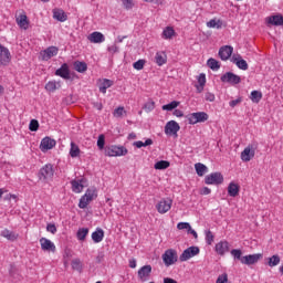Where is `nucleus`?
Segmentation results:
<instances>
[{"mask_svg":"<svg viewBox=\"0 0 283 283\" xmlns=\"http://www.w3.org/2000/svg\"><path fill=\"white\" fill-rule=\"evenodd\" d=\"M227 282H229V275H227V273L219 275L216 281V283H227Z\"/></svg>","mask_w":283,"mask_h":283,"instance_id":"55","label":"nucleus"},{"mask_svg":"<svg viewBox=\"0 0 283 283\" xmlns=\"http://www.w3.org/2000/svg\"><path fill=\"white\" fill-rule=\"evenodd\" d=\"M172 114L174 116H177V118H182V116H185V113H182V111L176 108Z\"/></svg>","mask_w":283,"mask_h":283,"instance_id":"63","label":"nucleus"},{"mask_svg":"<svg viewBox=\"0 0 283 283\" xmlns=\"http://www.w3.org/2000/svg\"><path fill=\"white\" fill-rule=\"evenodd\" d=\"M56 54H59V48L56 46H49L44 51L40 52L42 61H50V59H52V56H56Z\"/></svg>","mask_w":283,"mask_h":283,"instance_id":"14","label":"nucleus"},{"mask_svg":"<svg viewBox=\"0 0 283 283\" xmlns=\"http://www.w3.org/2000/svg\"><path fill=\"white\" fill-rule=\"evenodd\" d=\"M230 253L234 260H239V262H241V264H242V258H244V256H242V250L233 249L230 251Z\"/></svg>","mask_w":283,"mask_h":283,"instance_id":"42","label":"nucleus"},{"mask_svg":"<svg viewBox=\"0 0 283 283\" xmlns=\"http://www.w3.org/2000/svg\"><path fill=\"white\" fill-rule=\"evenodd\" d=\"M250 101H252V103H260L262 101V92L252 91L250 94Z\"/></svg>","mask_w":283,"mask_h":283,"instance_id":"39","label":"nucleus"},{"mask_svg":"<svg viewBox=\"0 0 283 283\" xmlns=\"http://www.w3.org/2000/svg\"><path fill=\"white\" fill-rule=\"evenodd\" d=\"M145 60H138L133 64L134 70H143L145 67Z\"/></svg>","mask_w":283,"mask_h":283,"instance_id":"52","label":"nucleus"},{"mask_svg":"<svg viewBox=\"0 0 283 283\" xmlns=\"http://www.w3.org/2000/svg\"><path fill=\"white\" fill-rule=\"evenodd\" d=\"M134 147H137V149H140L142 147H149V145H154V140L151 138L146 139L145 142H134Z\"/></svg>","mask_w":283,"mask_h":283,"instance_id":"38","label":"nucleus"},{"mask_svg":"<svg viewBox=\"0 0 283 283\" xmlns=\"http://www.w3.org/2000/svg\"><path fill=\"white\" fill-rule=\"evenodd\" d=\"M201 196H209V193H211V189L209 187H203L200 190Z\"/></svg>","mask_w":283,"mask_h":283,"instance_id":"61","label":"nucleus"},{"mask_svg":"<svg viewBox=\"0 0 283 283\" xmlns=\"http://www.w3.org/2000/svg\"><path fill=\"white\" fill-rule=\"evenodd\" d=\"M262 256H263L262 253L244 255L242 258V264H245L247 266L258 264V262L262 260Z\"/></svg>","mask_w":283,"mask_h":283,"instance_id":"13","label":"nucleus"},{"mask_svg":"<svg viewBox=\"0 0 283 283\" xmlns=\"http://www.w3.org/2000/svg\"><path fill=\"white\" fill-rule=\"evenodd\" d=\"M56 147V140H54L52 137H44L41 140L40 149L41 151H49V149H54Z\"/></svg>","mask_w":283,"mask_h":283,"instance_id":"15","label":"nucleus"},{"mask_svg":"<svg viewBox=\"0 0 283 283\" xmlns=\"http://www.w3.org/2000/svg\"><path fill=\"white\" fill-rule=\"evenodd\" d=\"M143 109H145V112L147 113L154 112V109H156V102L149 99L148 102L145 103Z\"/></svg>","mask_w":283,"mask_h":283,"instance_id":"43","label":"nucleus"},{"mask_svg":"<svg viewBox=\"0 0 283 283\" xmlns=\"http://www.w3.org/2000/svg\"><path fill=\"white\" fill-rule=\"evenodd\" d=\"M218 255H224V253H229V243L228 241H220L214 247Z\"/></svg>","mask_w":283,"mask_h":283,"instance_id":"21","label":"nucleus"},{"mask_svg":"<svg viewBox=\"0 0 283 283\" xmlns=\"http://www.w3.org/2000/svg\"><path fill=\"white\" fill-rule=\"evenodd\" d=\"M72 269H74V271H81V269H83V264L81 263V259H74L71 263Z\"/></svg>","mask_w":283,"mask_h":283,"instance_id":"47","label":"nucleus"},{"mask_svg":"<svg viewBox=\"0 0 283 283\" xmlns=\"http://www.w3.org/2000/svg\"><path fill=\"white\" fill-rule=\"evenodd\" d=\"M40 244L42 251H51V253L56 252V245H54V242L50 241V239L41 238L40 239Z\"/></svg>","mask_w":283,"mask_h":283,"instance_id":"18","label":"nucleus"},{"mask_svg":"<svg viewBox=\"0 0 283 283\" xmlns=\"http://www.w3.org/2000/svg\"><path fill=\"white\" fill-rule=\"evenodd\" d=\"M196 255H200V248L191 245L188 249L184 250V252L179 256V260L181 262H187L188 260H191V258H196Z\"/></svg>","mask_w":283,"mask_h":283,"instance_id":"5","label":"nucleus"},{"mask_svg":"<svg viewBox=\"0 0 283 283\" xmlns=\"http://www.w3.org/2000/svg\"><path fill=\"white\" fill-rule=\"evenodd\" d=\"M214 238L216 237L213 235V232H211V230L206 231V242H207V244H209V245L213 244Z\"/></svg>","mask_w":283,"mask_h":283,"instance_id":"48","label":"nucleus"},{"mask_svg":"<svg viewBox=\"0 0 283 283\" xmlns=\"http://www.w3.org/2000/svg\"><path fill=\"white\" fill-rule=\"evenodd\" d=\"M97 147L99 150L105 149V135H99L97 138Z\"/></svg>","mask_w":283,"mask_h":283,"instance_id":"51","label":"nucleus"},{"mask_svg":"<svg viewBox=\"0 0 283 283\" xmlns=\"http://www.w3.org/2000/svg\"><path fill=\"white\" fill-rule=\"evenodd\" d=\"M205 99L208 101L209 103H213L216 101V95L213 93H206Z\"/></svg>","mask_w":283,"mask_h":283,"instance_id":"57","label":"nucleus"},{"mask_svg":"<svg viewBox=\"0 0 283 283\" xmlns=\"http://www.w3.org/2000/svg\"><path fill=\"white\" fill-rule=\"evenodd\" d=\"M87 233H90V229H87V228H80L77 230V233H76L77 240L83 242L85 240V238H87Z\"/></svg>","mask_w":283,"mask_h":283,"instance_id":"37","label":"nucleus"},{"mask_svg":"<svg viewBox=\"0 0 283 283\" xmlns=\"http://www.w3.org/2000/svg\"><path fill=\"white\" fill-rule=\"evenodd\" d=\"M164 283H178V281L171 279V277H165Z\"/></svg>","mask_w":283,"mask_h":283,"instance_id":"64","label":"nucleus"},{"mask_svg":"<svg viewBox=\"0 0 283 283\" xmlns=\"http://www.w3.org/2000/svg\"><path fill=\"white\" fill-rule=\"evenodd\" d=\"M175 35H176V31L171 27H167L163 31V39H174Z\"/></svg>","mask_w":283,"mask_h":283,"instance_id":"40","label":"nucleus"},{"mask_svg":"<svg viewBox=\"0 0 283 283\" xmlns=\"http://www.w3.org/2000/svg\"><path fill=\"white\" fill-rule=\"evenodd\" d=\"M91 43H105V35L98 31H95L88 35Z\"/></svg>","mask_w":283,"mask_h":283,"instance_id":"22","label":"nucleus"},{"mask_svg":"<svg viewBox=\"0 0 283 283\" xmlns=\"http://www.w3.org/2000/svg\"><path fill=\"white\" fill-rule=\"evenodd\" d=\"M179 132H180V124H178V122L176 120L167 122L165 126L166 136H178Z\"/></svg>","mask_w":283,"mask_h":283,"instance_id":"9","label":"nucleus"},{"mask_svg":"<svg viewBox=\"0 0 283 283\" xmlns=\"http://www.w3.org/2000/svg\"><path fill=\"white\" fill-rule=\"evenodd\" d=\"M123 114H126L125 107L123 106L115 108V111L113 112V116H115L116 118H120Z\"/></svg>","mask_w":283,"mask_h":283,"instance_id":"49","label":"nucleus"},{"mask_svg":"<svg viewBox=\"0 0 283 283\" xmlns=\"http://www.w3.org/2000/svg\"><path fill=\"white\" fill-rule=\"evenodd\" d=\"M270 25H283V15L276 14L268 18Z\"/></svg>","mask_w":283,"mask_h":283,"instance_id":"29","label":"nucleus"},{"mask_svg":"<svg viewBox=\"0 0 283 283\" xmlns=\"http://www.w3.org/2000/svg\"><path fill=\"white\" fill-rule=\"evenodd\" d=\"M53 19L56 21H60L61 23H65V20L67 19V14L63 9H54L53 10Z\"/></svg>","mask_w":283,"mask_h":283,"instance_id":"27","label":"nucleus"},{"mask_svg":"<svg viewBox=\"0 0 283 283\" xmlns=\"http://www.w3.org/2000/svg\"><path fill=\"white\" fill-rule=\"evenodd\" d=\"M255 157V150L251 149L250 147L244 148V150L241 153V160L243 163H249L251 158Z\"/></svg>","mask_w":283,"mask_h":283,"instance_id":"25","label":"nucleus"},{"mask_svg":"<svg viewBox=\"0 0 283 283\" xmlns=\"http://www.w3.org/2000/svg\"><path fill=\"white\" fill-rule=\"evenodd\" d=\"M70 156L71 158H78L81 156V148L74 142H71Z\"/></svg>","mask_w":283,"mask_h":283,"instance_id":"32","label":"nucleus"},{"mask_svg":"<svg viewBox=\"0 0 283 283\" xmlns=\"http://www.w3.org/2000/svg\"><path fill=\"white\" fill-rule=\"evenodd\" d=\"M39 180H43L44 182H50L52 178H54V165L46 164L44 165L38 174Z\"/></svg>","mask_w":283,"mask_h":283,"instance_id":"3","label":"nucleus"},{"mask_svg":"<svg viewBox=\"0 0 283 283\" xmlns=\"http://www.w3.org/2000/svg\"><path fill=\"white\" fill-rule=\"evenodd\" d=\"M125 10H132L134 8V0H122Z\"/></svg>","mask_w":283,"mask_h":283,"instance_id":"54","label":"nucleus"},{"mask_svg":"<svg viewBox=\"0 0 283 283\" xmlns=\"http://www.w3.org/2000/svg\"><path fill=\"white\" fill-rule=\"evenodd\" d=\"M29 129H30V132H39V120L31 119V122L29 124Z\"/></svg>","mask_w":283,"mask_h":283,"instance_id":"50","label":"nucleus"},{"mask_svg":"<svg viewBox=\"0 0 283 283\" xmlns=\"http://www.w3.org/2000/svg\"><path fill=\"white\" fill-rule=\"evenodd\" d=\"M155 63H157L159 67L165 65V63H167V53L157 52L155 55Z\"/></svg>","mask_w":283,"mask_h":283,"instance_id":"30","label":"nucleus"},{"mask_svg":"<svg viewBox=\"0 0 283 283\" xmlns=\"http://www.w3.org/2000/svg\"><path fill=\"white\" fill-rule=\"evenodd\" d=\"M195 169L197 171V175L202 177L207 174V171H209V168L205 165V164H201V163H197L195 165Z\"/></svg>","mask_w":283,"mask_h":283,"instance_id":"33","label":"nucleus"},{"mask_svg":"<svg viewBox=\"0 0 283 283\" xmlns=\"http://www.w3.org/2000/svg\"><path fill=\"white\" fill-rule=\"evenodd\" d=\"M12 198L17 199V195L6 192L4 197H2L3 200H12Z\"/></svg>","mask_w":283,"mask_h":283,"instance_id":"62","label":"nucleus"},{"mask_svg":"<svg viewBox=\"0 0 283 283\" xmlns=\"http://www.w3.org/2000/svg\"><path fill=\"white\" fill-rule=\"evenodd\" d=\"M73 67L80 74H83V73L87 72V63H85V62L75 61L73 63Z\"/></svg>","mask_w":283,"mask_h":283,"instance_id":"31","label":"nucleus"},{"mask_svg":"<svg viewBox=\"0 0 283 283\" xmlns=\"http://www.w3.org/2000/svg\"><path fill=\"white\" fill-rule=\"evenodd\" d=\"M46 231H49V233H56V224H54V223H49L48 226H46Z\"/></svg>","mask_w":283,"mask_h":283,"instance_id":"58","label":"nucleus"},{"mask_svg":"<svg viewBox=\"0 0 283 283\" xmlns=\"http://www.w3.org/2000/svg\"><path fill=\"white\" fill-rule=\"evenodd\" d=\"M57 83L56 81H50L45 84V91L46 92H56L57 90Z\"/></svg>","mask_w":283,"mask_h":283,"instance_id":"46","label":"nucleus"},{"mask_svg":"<svg viewBox=\"0 0 283 283\" xmlns=\"http://www.w3.org/2000/svg\"><path fill=\"white\" fill-rule=\"evenodd\" d=\"M161 258L165 266H171L178 262V251L175 249H168L165 251Z\"/></svg>","mask_w":283,"mask_h":283,"instance_id":"4","label":"nucleus"},{"mask_svg":"<svg viewBox=\"0 0 283 283\" xmlns=\"http://www.w3.org/2000/svg\"><path fill=\"white\" fill-rule=\"evenodd\" d=\"M98 198V195L96 193V188L92 187L88 188L85 193L81 197L78 202L80 209H87V205L92 202V200H96Z\"/></svg>","mask_w":283,"mask_h":283,"instance_id":"1","label":"nucleus"},{"mask_svg":"<svg viewBox=\"0 0 283 283\" xmlns=\"http://www.w3.org/2000/svg\"><path fill=\"white\" fill-rule=\"evenodd\" d=\"M240 103H242V97L230 101L229 105H230V107H237L238 105H240Z\"/></svg>","mask_w":283,"mask_h":283,"instance_id":"59","label":"nucleus"},{"mask_svg":"<svg viewBox=\"0 0 283 283\" xmlns=\"http://www.w3.org/2000/svg\"><path fill=\"white\" fill-rule=\"evenodd\" d=\"M207 28H216V30L222 29V21L212 19L207 22Z\"/></svg>","mask_w":283,"mask_h":283,"instance_id":"41","label":"nucleus"},{"mask_svg":"<svg viewBox=\"0 0 283 283\" xmlns=\"http://www.w3.org/2000/svg\"><path fill=\"white\" fill-rule=\"evenodd\" d=\"M228 196L231 198L240 196V186L235 182H230L228 186Z\"/></svg>","mask_w":283,"mask_h":283,"instance_id":"26","label":"nucleus"},{"mask_svg":"<svg viewBox=\"0 0 283 283\" xmlns=\"http://www.w3.org/2000/svg\"><path fill=\"white\" fill-rule=\"evenodd\" d=\"M139 282H149L151 277V265H144L137 272Z\"/></svg>","mask_w":283,"mask_h":283,"instance_id":"11","label":"nucleus"},{"mask_svg":"<svg viewBox=\"0 0 283 283\" xmlns=\"http://www.w3.org/2000/svg\"><path fill=\"white\" fill-rule=\"evenodd\" d=\"M83 182H85V179H78V180H72L71 185H72V191L74 193H81L83 191V189H85V186L83 185Z\"/></svg>","mask_w":283,"mask_h":283,"instance_id":"24","label":"nucleus"},{"mask_svg":"<svg viewBox=\"0 0 283 283\" xmlns=\"http://www.w3.org/2000/svg\"><path fill=\"white\" fill-rule=\"evenodd\" d=\"M224 182V176L220 171L212 172L205 177L206 185H222Z\"/></svg>","mask_w":283,"mask_h":283,"instance_id":"6","label":"nucleus"},{"mask_svg":"<svg viewBox=\"0 0 283 283\" xmlns=\"http://www.w3.org/2000/svg\"><path fill=\"white\" fill-rule=\"evenodd\" d=\"M174 205V200L171 198H163L156 205V209L158 213H167V211L171 210V206Z\"/></svg>","mask_w":283,"mask_h":283,"instance_id":"8","label":"nucleus"},{"mask_svg":"<svg viewBox=\"0 0 283 283\" xmlns=\"http://www.w3.org/2000/svg\"><path fill=\"white\" fill-rule=\"evenodd\" d=\"M103 238H105V231H103L101 228H97L96 231L92 233V240L95 242V244L103 242Z\"/></svg>","mask_w":283,"mask_h":283,"instance_id":"28","label":"nucleus"},{"mask_svg":"<svg viewBox=\"0 0 283 283\" xmlns=\"http://www.w3.org/2000/svg\"><path fill=\"white\" fill-rule=\"evenodd\" d=\"M114 85V81L108 78L99 80L98 90L102 94H107V90Z\"/></svg>","mask_w":283,"mask_h":283,"instance_id":"20","label":"nucleus"},{"mask_svg":"<svg viewBox=\"0 0 283 283\" xmlns=\"http://www.w3.org/2000/svg\"><path fill=\"white\" fill-rule=\"evenodd\" d=\"M2 238H6L7 240H10L11 242H14V240H17V238H19V235H17L14 232L4 229L1 232Z\"/></svg>","mask_w":283,"mask_h":283,"instance_id":"35","label":"nucleus"},{"mask_svg":"<svg viewBox=\"0 0 283 283\" xmlns=\"http://www.w3.org/2000/svg\"><path fill=\"white\" fill-rule=\"evenodd\" d=\"M55 76H60L61 78H64V81H70V65L63 63L61 67L55 71Z\"/></svg>","mask_w":283,"mask_h":283,"instance_id":"17","label":"nucleus"},{"mask_svg":"<svg viewBox=\"0 0 283 283\" xmlns=\"http://www.w3.org/2000/svg\"><path fill=\"white\" fill-rule=\"evenodd\" d=\"M15 21L19 28H22L23 30H28V25H30V21H28V15L25 14V11H22L21 14L17 15Z\"/></svg>","mask_w":283,"mask_h":283,"instance_id":"19","label":"nucleus"},{"mask_svg":"<svg viewBox=\"0 0 283 283\" xmlns=\"http://www.w3.org/2000/svg\"><path fill=\"white\" fill-rule=\"evenodd\" d=\"M10 61H12V55L10 54V50L8 48L0 44V65H9Z\"/></svg>","mask_w":283,"mask_h":283,"instance_id":"12","label":"nucleus"},{"mask_svg":"<svg viewBox=\"0 0 283 283\" xmlns=\"http://www.w3.org/2000/svg\"><path fill=\"white\" fill-rule=\"evenodd\" d=\"M169 161L167 160H159L155 164V169H159V170H163V169H169Z\"/></svg>","mask_w":283,"mask_h":283,"instance_id":"44","label":"nucleus"},{"mask_svg":"<svg viewBox=\"0 0 283 283\" xmlns=\"http://www.w3.org/2000/svg\"><path fill=\"white\" fill-rule=\"evenodd\" d=\"M209 120V115L205 112H197L188 115L189 125H196L198 123H205Z\"/></svg>","mask_w":283,"mask_h":283,"instance_id":"7","label":"nucleus"},{"mask_svg":"<svg viewBox=\"0 0 283 283\" xmlns=\"http://www.w3.org/2000/svg\"><path fill=\"white\" fill-rule=\"evenodd\" d=\"M178 105H180V102L178 101H172L169 104L163 105L161 109L164 112H174V109H176V107H178Z\"/></svg>","mask_w":283,"mask_h":283,"instance_id":"36","label":"nucleus"},{"mask_svg":"<svg viewBox=\"0 0 283 283\" xmlns=\"http://www.w3.org/2000/svg\"><path fill=\"white\" fill-rule=\"evenodd\" d=\"M128 151L129 150H127V148H125V146L112 145V146H106L104 148L105 156H108L109 158L127 156Z\"/></svg>","mask_w":283,"mask_h":283,"instance_id":"2","label":"nucleus"},{"mask_svg":"<svg viewBox=\"0 0 283 283\" xmlns=\"http://www.w3.org/2000/svg\"><path fill=\"white\" fill-rule=\"evenodd\" d=\"M207 65L212 70V72H218V70H220V62L213 57L208 60Z\"/></svg>","mask_w":283,"mask_h":283,"instance_id":"34","label":"nucleus"},{"mask_svg":"<svg viewBox=\"0 0 283 283\" xmlns=\"http://www.w3.org/2000/svg\"><path fill=\"white\" fill-rule=\"evenodd\" d=\"M107 50L112 54H116V52H118V46L116 44H113V45L108 46Z\"/></svg>","mask_w":283,"mask_h":283,"instance_id":"60","label":"nucleus"},{"mask_svg":"<svg viewBox=\"0 0 283 283\" xmlns=\"http://www.w3.org/2000/svg\"><path fill=\"white\" fill-rule=\"evenodd\" d=\"M191 228V224L189 223V222H179L178 224H177V229L179 230V231H182V230H187V231H189V229Z\"/></svg>","mask_w":283,"mask_h":283,"instance_id":"53","label":"nucleus"},{"mask_svg":"<svg viewBox=\"0 0 283 283\" xmlns=\"http://www.w3.org/2000/svg\"><path fill=\"white\" fill-rule=\"evenodd\" d=\"M232 63H235V65H237V67H239V70H243V71L249 70V63H247L245 60L242 59L241 55L233 56Z\"/></svg>","mask_w":283,"mask_h":283,"instance_id":"23","label":"nucleus"},{"mask_svg":"<svg viewBox=\"0 0 283 283\" xmlns=\"http://www.w3.org/2000/svg\"><path fill=\"white\" fill-rule=\"evenodd\" d=\"M221 83H229L230 85H239L242 83V78L235 75L233 72H227L221 76Z\"/></svg>","mask_w":283,"mask_h":283,"instance_id":"10","label":"nucleus"},{"mask_svg":"<svg viewBox=\"0 0 283 283\" xmlns=\"http://www.w3.org/2000/svg\"><path fill=\"white\" fill-rule=\"evenodd\" d=\"M232 54H233V46L231 45H224L219 49V56L221 61H229Z\"/></svg>","mask_w":283,"mask_h":283,"instance_id":"16","label":"nucleus"},{"mask_svg":"<svg viewBox=\"0 0 283 283\" xmlns=\"http://www.w3.org/2000/svg\"><path fill=\"white\" fill-rule=\"evenodd\" d=\"M198 83L199 85H207V75L205 73L199 74Z\"/></svg>","mask_w":283,"mask_h":283,"instance_id":"56","label":"nucleus"},{"mask_svg":"<svg viewBox=\"0 0 283 283\" xmlns=\"http://www.w3.org/2000/svg\"><path fill=\"white\" fill-rule=\"evenodd\" d=\"M269 266L273 268V266H277V264H280V255L274 254L271 258H269V262H268Z\"/></svg>","mask_w":283,"mask_h":283,"instance_id":"45","label":"nucleus"}]
</instances>
